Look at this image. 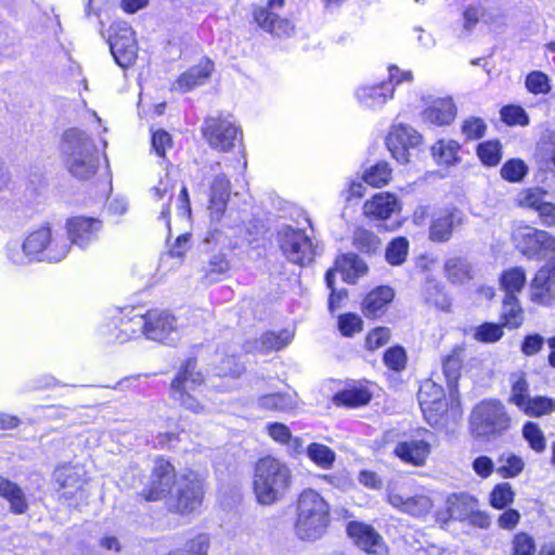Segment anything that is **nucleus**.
Wrapping results in <instances>:
<instances>
[{"mask_svg":"<svg viewBox=\"0 0 555 555\" xmlns=\"http://www.w3.org/2000/svg\"><path fill=\"white\" fill-rule=\"evenodd\" d=\"M444 271L448 279L454 284H462L472 279L470 264L461 257L448 259L444 264Z\"/></svg>","mask_w":555,"mask_h":555,"instance_id":"obj_38","label":"nucleus"},{"mask_svg":"<svg viewBox=\"0 0 555 555\" xmlns=\"http://www.w3.org/2000/svg\"><path fill=\"white\" fill-rule=\"evenodd\" d=\"M203 138L208 145L220 152H230L238 140V128L229 117L208 116L201 127Z\"/></svg>","mask_w":555,"mask_h":555,"instance_id":"obj_9","label":"nucleus"},{"mask_svg":"<svg viewBox=\"0 0 555 555\" xmlns=\"http://www.w3.org/2000/svg\"><path fill=\"white\" fill-rule=\"evenodd\" d=\"M395 293L389 286H378L371 291L362 301V312L366 318L376 319L383 315L392 301Z\"/></svg>","mask_w":555,"mask_h":555,"instance_id":"obj_25","label":"nucleus"},{"mask_svg":"<svg viewBox=\"0 0 555 555\" xmlns=\"http://www.w3.org/2000/svg\"><path fill=\"white\" fill-rule=\"evenodd\" d=\"M477 154L487 166H495L502 158L501 144L499 141H487L478 145Z\"/></svg>","mask_w":555,"mask_h":555,"instance_id":"obj_53","label":"nucleus"},{"mask_svg":"<svg viewBox=\"0 0 555 555\" xmlns=\"http://www.w3.org/2000/svg\"><path fill=\"white\" fill-rule=\"evenodd\" d=\"M459 149V143L453 140H439L431 146V153L438 163L451 165L457 159Z\"/></svg>","mask_w":555,"mask_h":555,"instance_id":"obj_46","label":"nucleus"},{"mask_svg":"<svg viewBox=\"0 0 555 555\" xmlns=\"http://www.w3.org/2000/svg\"><path fill=\"white\" fill-rule=\"evenodd\" d=\"M66 228L69 245L73 244L85 249L99 238L102 221L96 218L73 217L67 220Z\"/></svg>","mask_w":555,"mask_h":555,"instance_id":"obj_19","label":"nucleus"},{"mask_svg":"<svg viewBox=\"0 0 555 555\" xmlns=\"http://www.w3.org/2000/svg\"><path fill=\"white\" fill-rule=\"evenodd\" d=\"M214 69V63L209 59H203L197 65L184 72L176 81V89L188 92L193 88L204 85Z\"/></svg>","mask_w":555,"mask_h":555,"instance_id":"obj_26","label":"nucleus"},{"mask_svg":"<svg viewBox=\"0 0 555 555\" xmlns=\"http://www.w3.org/2000/svg\"><path fill=\"white\" fill-rule=\"evenodd\" d=\"M456 115L452 99H438L423 112V119L437 126L449 125Z\"/></svg>","mask_w":555,"mask_h":555,"instance_id":"obj_29","label":"nucleus"},{"mask_svg":"<svg viewBox=\"0 0 555 555\" xmlns=\"http://www.w3.org/2000/svg\"><path fill=\"white\" fill-rule=\"evenodd\" d=\"M446 505L450 519L465 521L473 513V508L478 507V500L465 492L454 493L448 496Z\"/></svg>","mask_w":555,"mask_h":555,"instance_id":"obj_30","label":"nucleus"},{"mask_svg":"<svg viewBox=\"0 0 555 555\" xmlns=\"http://www.w3.org/2000/svg\"><path fill=\"white\" fill-rule=\"evenodd\" d=\"M293 338L289 331H281L280 333L267 332L259 339V349L262 352L280 350L286 347Z\"/></svg>","mask_w":555,"mask_h":555,"instance_id":"obj_41","label":"nucleus"},{"mask_svg":"<svg viewBox=\"0 0 555 555\" xmlns=\"http://www.w3.org/2000/svg\"><path fill=\"white\" fill-rule=\"evenodd\" d=\"M502 318L504 324L509 327H518L522 322V309L518 298L514 294L505 295L502 305Z\"/></svg>","mask_w":555,"mask_h":555,"instance_id":"obj_39","label":"nucleus"},{"mask_svg":"<svg viewBox=\"0 0 555 555\" xmlns=\"http://www.w3.org/2000/svg\"><path fill=\"white\" fill-rule=\"evenodd\" d=\"M526 88L533 94H547L551 91L550 79L546 74L534 70L527 75Z\"/></svg>","mask_w":555,"mask_h":555,"instance_id":"obj_56","label":"nucleus"},{"mask_svg":"<svg viewBox=\"0 0 555 555\" xmlns=\"http://www.w3.org/2000/svg\"><path fill=\"white\" fill-rule=\"evenodd\" d=\"M177 181L170 177L167 172L160 180L157 185L152 189V194L157 201H164V205L160 211V218L165 221L167 228H169V211H170V203L173 198L175 189Z\"/></svg>","mask_w":555,"mask_h":555,"instance_id":"obj_33","label":"nucleus"},{"mask_svg":"<svg viewBox=\"0 0 555 555\" xmlns=\"http://www.w3.org/2000/svg\"><path fill=\"white\" fill-rule=\"evenodd\" d=\"M328 524L327 502L314 490H305L297 501L296 535L304 541H315L323 537Z\"/></svg>","mask_w":555,"mask_h":555,"instance_id":"obj_4","label":"nucleus"},{"mask_svg":"<svg viewBox=\"0 0 555 555\" xmlns=\"http://www.w3.org/2000/svg\"><path fill=\"white\" fill-rule=\"evenodd\" d=\"M526 283V272L522 268L516 267L505 271L501 276V286L505 295L521 292Z\"/></svg>","mask_w":555,"mask_h":555,"instance_id":"obj_44","label":"nucleus"},{"mask_svg":"<svg viewBox=\"0 0 555 555\" xmlns=\"http://www.w3.org/2000/svg\"><path fill=\"white\" fill-rule=\"evenodd\" d=\"M502 120L509 126H527L529 125V116L526 111L518 105H506L501 108Z\"/></svg>","mask_w":555,"mask_h":555,"instance_id":"obj_57","label":"nucleus"},{"mask_svg":"<svg viewBox=\"0 0 555 555\" xmlns=\"http://www.w3.org/2000/svg\"><path fill=\"white\" fill-rule=\"evenodd\" d=\"M409 253V241L399 236L393 238L385 250L386 261L391 266H400L402 264Z\"/></svg>","mask_w":555,"mask_h":555,"instance_id":"obj_45","label":"nucleus"},{"mask_svg":"<svg viewBox=\"0 0 555 555\" xmlns=\"http://www.w3.org/2000/svg\"><path fill=\"white\" fill-rule=\"evenodd\" d=\"M545 195L546 192L539 188L528 189L518 194L517 202L521 207L538 210L539 206H541L545 201Z\"/></svg>","mask_w":555,"mask_h":555,"instance_id":"obj_58","label":"nucleus"},{"mask_svg":"<svg viewBox=\"0 0 555 555\" xmlns=\"http://www.w3.org/2000/svg\"><path fill=\"white\" fill-rule=\"evenodd\" d=\"M59 485V500L65 503H78L87 498L86 479L81 467L63 465L54 472Z\"/></svg>","mask_w":555,"mask_h":555,"instance_id":"obj_12","label":"nucleus"},{"mask_svg":"<svg viewBox=\"0 0 555 555\" xmlns=\"http://www.w3.org/2000/svg\"><path fill=\"white\" fill-rule=\"evenodd\" d=\"M296 405V397L288 392L268 393L257 399V406L264 411L287 412Z\"/></svg>","mask_w":555,"mask_h":555,"instance_id":"obj_32","label":"nucleus"},{"mask_svg":"<svg viewBox=\"0 0 555 555\" xmlns=\"http://www.w3.org/2000/svg\"><path fill=\"white\" fill-rule=\"evenodd\" d=\"M434 434L425 428H417L413 436L397 443L393 453L404 463L423 466L431 451Z\"/></svg>","mask_w":555,"mask_h":555,"instance_id":"obj_14","label":"nucleus"},{"mask_svg":"<svg viewBox=\"0 0 555 555\" xmlns=\"http://www.w3.org/2000/svg\"><path fill=\"white\" fill-rule=\"evenodd\" d=\"M395 86L388 82H380L375 86H364L357 90V98L359 102L369 107L377 108L386 103V101L392 98Z\"/></svg>","mask_w":555,"mask_h":555,"instance_id":"obj_27","label":"nucleus"},{"mask_svg":"<svg viewBox=\"0 0 555 555\" xmlns=\"http://www.w3.org/2000/svg\"><path fill=\"white\" fill-rule=\"evenodd\" d=\"M522 436L535 452H542L545 449V438L538 424L527 422L522 427Z\"/></svg>","mask_w":555,"mask_h":555,"instance_id":"obj_55","label":"nucleus"},{"mask_svg":"<svg viewBox=\"0 0 555 555\" xmlns=\"http://www.w3.org/2000/svg\"><path fill=\"white\" fill-rule=\"evenodd\" d=\"M348 535L364 552L374 555H383L386 546L382 535L371 526L351 521L347 526Z\"/></svg>","mask_w":555,"mask_h":555,"instance_id":"obj_21","label":"nucleus"},{"mask_svg":"<svg viewBox=\"0 0 555 555\" xmlns=\"http://www.w3.org/2000/svg\"><path fill=\"white\" fill-rule=\"evenodd\" d=\"M387 500L391 506L413 517H423L433 508L431 499L423 493L409 495L392 489L389 490Z\"/></svg>","mask_w":555,"mask_h":555,"instance_id":"obj_20","label":"nucleus"},{"mask_svg":"<svg viewBox=\"0 0 555 555\" xmlns=\"http://www.w3.org/2000/svg\"><path fill=\"white\" fill-rule=\"evenodd\" d=\"M61 152L65 167L73 177L87 180L98 171L96 146L85 131L76 128L66 130L62 138Z\"/></svg>","mask_w":555,"mask_h":555,"instance_id":"obj_3","label":"nucleus"},{"mask_svg":"<svg viewBox=\"0 0 555 555\" xmlns=\"http://www.w3.org/2000/svg\"><path fill=\"white\" fill-rule=\"evenodd\" d=\"M114 34L109 37V50L115 62L122 68L133 65L138 56L134 31L126 22L113 26Z\"/></svg>","mask_w":555,"mask_h":555,"instance_id":"obj_13","label":"nucleus"},{"mask_svg":"<svg viewBox=\"0 0 555 555\" xmlns=\"http://www.w3.org/2000/svg\"><path fill=\"white\" fill-rule=\"evenodd\" d=\"M204 382L203 375L196 370V361L188 359L171 382L170 397L181 406L195 414L205 412V406L190 391H194Z\"/></svg>","mask_w":555,"mask_h":555,"instance_id":"obj_6","label":"nucleus"},{"mask_svg":"<svg viewBox=\"0 0 555 555\" xmlns=\"http://www.w3.org/2000/svg\"><path fill=\"white\" fill-rule=\"evenodd\" d=\"M177 332L176 319L166 311H150L147 339L167 343L173 340L172 334Z\"/></svg>","mask_w":555,"mask_h":555,"instance_id":"obj_23","label":"nucleus"},{"mask_svg":"<svg viewBox=\"0 0 555 555\" xmlns=\"http://www.w3.org/2000/svg\"><path fill=\"white\" fill-rule=\"evenodd\" d=\"M203 482L194 472L182 475L177 485V493L168 501V508L175 513H190L201 505Z\"/></svg>","mask_w":555,"mask_h":555,"instance_id":"obj_11","label":"nucleus"},{"mask_svg":"<svg viewBox=\"0 0 555 555\" xmlns=\"http://www.w3.org/2000/svg\"><path fill=\"white\" fill-rule=\"evenodd\" d=\"M292 472L282 461L273 456L261 457L255 466L254 493L261 505L281 501L292 485Z\"/></svg>","mask_w":555,"mask_h":555,"instance_id":"obj_2","label":"nucleus"},{"mask_svg":"<svg viewBox=\"0 0 555 555\" xmlns=\"http://www.w3.org/2000/svg\"><path fill=\"white\" fill-rule=\"evenodd\" d=\"M503 336V330L494 323H483L477 326L474 332V338L482 343H495Z\"/></svg>","mask_w":555,"mask_h":555,"instance_id":"obj_60","label":"nucleus"},{"mask_svg":"<svg viewBox=\"0 0 555 555\" xmlns=\"http://www.w3.org/2000/svg\"><path fill=\"white\" fill-rule=\"evenodd\" d=\"M511 396L508 402L516 405L518 409L530 397L529 383L526 378V373L514 372L509 375Z\"/></svg>","mask_w":555,"mask_h":555,"instance_id":"obj_37","label":"nucleus"},{"mask_svg":"<svg viewBox=\"0 0 555 555\" xmlns=\"http://www.w3.org/2000/svg\"><path fill=\"white\" fill-rule=\"evenodd\" d=\"M210 541L206 534H198L188 541L182 548L169 552L167 555H207Z\"/></svg>","mask_w":555,"mask_h":555,"instance_id":"obj_50","label":"nucleus"},{"mask_svg":"<svg viewBox=\"0 0 555 555\" xmlns=\"http://www.w3.org/2000/svg\"><path fill=\"white\" fill-rule=\"evenodd\" d=\"M353 246L364 254H373L379 249L382 242L372 231L359 228L353 233Z\"/></svg>","mask_w":555,"mask_h":555,"instance_id":"obj_42","label":"nucleus"},{"mask_svg":"<svg viewBox=\"0 0 555 555\" xmlns=\"http://www.w3.org/2000/svg\"><path fill=\"white\" fill-rule=\"evenodd\" d=\"M527 173V165L518 158L507 160L501 168V177L508 182H520Z\"/></svg>","mask_w":555,"mask_h":555,"instance_id":"obj_52","label":"nucleus"},{"mask_svg":"<svg viewBox=\"0 0 555 555\" xmlns=\"http://www.w3.org/2000/svg\"><path fill=\"white\" fill-rule=\"evenodd\" d=\"M417 398L427 423L438 426L448 411L442 388L431 382H426L421 386Z\"/></svg>","mask_w":555,"mask_h":555,"instance_id":"obj_17","label":"nucleus"},{"mask_svg":"<svg viewBox=\"0 0 555 555\" xmlns=\"http://www.w3.org/2000/svg\"><path fill=\"white\" fill-rule=\"evenodd\" d=\"M309 459L322 468H330L335 461V452L325 444L310 443L307 448Z\"/></svg>","mask_w":555,"mask_h":555,"instance_id":"obj_47","label":"nucleus"},{"mask_svg":"<svg viewBox=\"0 0 555 555\" xmlns=\"http://www.w3.org/2000/svg\"><path fill=\"white\" fill-rule=\"evenodd\" d=\"M336 270H338L343 279L348 283L356 281L367 271L366 263L356 254L347 253L336 259Z\"/></svg>","mask_w":555,"mask_h":555,"instance_id":"obj_31","label":"nucleus"},{"mask_svg":"<svg viewBox=\"0 0 555 555\" xmlns=\"http://www.w3.org/2000/svg\"><path fill=\"white\" fill-rule=\"evenodd\" d=\"M519 410L529 417H542L555 411V400L544 396L529 397Z\"/></svg>","mask_w":555,"mask_h":555,"instance_id":"obj_35","label":"nucleus"},{"mask_svg":"<svg viewBox=\"0 0 555 555\" xmlns=\"http://www.w3.org/2000/svg\"><path fill=\"white\" fill-rule=\"evenodd\" d=\"M515 247L530 260H550L555 258V237L543 230L521 225L514 230Z\"/></svg>","mask_w":555,"mask_h":555,"instance_id":"obj_7","label":"nucleus"},{"mask_svg":"<svg viewBox=\"0 0 555 555\" xmlns=\"http://www.w3.org/2000/svg\"><path fill=\"white\" fill-rule=\"evenodd\" d=\"M69 251V242L49 225L30 232L22 244L8 245V259L15 266H27L34 261L57 262Z\"/></svg>","mask_w":555,"mask_h":555,"instance_id":"obj_1","label":"nucleus"},{"mask_svg":"<svg viewBox=\"0 0 555 555\" xmlns=\"http://www.w3.org/2000/svg\"><path fill=\"white\" fill-rule=\"evenodd\" d=\"M513 555H533L535 552L534 540L526 532H518L512 541Z\"/></svg>","mask_w":555,"mask_h":555,"instance_id":"obj_61","label":"nucleus"},{"mask_svg":"<svg viewBox=\"0 0 555 555\" xmlns=\"http://www.w3.org/2000/svg\"><path fill=\"white\" fill-rule=\"evenodd\" d=\"M391 178V168L385 162H379L367 169L363 175L365 183L380 188L388 183Z\"/></svg>","mask_w":555,"mask_h":555,"instance_id":"obj_48","label":"nucleus"},{"mask_svg":"<svg viewBox=\"0 0 555 555\" xmlns=\"http://www.w3.org/2000/svg\"><path fill=\"white\" fill-rule=\"evenodd\" d=\"M230 198V181L224 175H218L210 185L208 210L211 219L219 221Z\"/></svg>","mask_w":555,"mask_h":555,"instance_id":"obj_24","label":"nucleus"},{"mask_svg":"<svg viewBox=\"0 0 555 555\" xmlns=\"http://www.w3.org/2000/svg\"><path fill=\"white\" fill-rule=\"evenodd\" d=\"M424 298L428 304L435 306L436 308L442 311L450 310L451 301L443 292V287L433 280H428L426 282L424 288Z\"/></svg>","mask_w":555,"mask_h":555,"instance_id":"obj_40","label":"nucleus"},{"mask_svg":"<svg viewBox=\"0 0 555 555\" xmlns=\"http://www.w3.org/2000/svg\"><path fill=\"white\" fill-rule=\"evenodd\" d=\"M470 426L476 437L490 440L502 436L509 428L511 417L500 400L488 399L474 408Z\"/></svg>","mask_w":555,"mask_h":555,"instance_id":"obj_5","label":"nucleus"},{"mask_svg":"<svg viewBox=\"0 0 555 555\" xmlns=\"http://www.w3.org/2000/svg\"><path fill=\"white\" fill-rule=\"evenodd\" d=\"M176 469L172 464L162 457L154 461L147 482L140 495L147 502L165 499L178 485Z\"/></svg>","mask_w":555,"mask_h":555,"instance_id":"obj_10","label":"nucleus"},{"mask_svg":"<svg viewBox=\"0 0 555 555\" xmlns=\"http://www.w3.org/2000/svg\"><path fill=\"white\" fill-rule=\"evenodd\" d=\"M362 320L354 313L341 314L338 319V327L344 336L350 337L362 330Z\"/></svg>","mask_w":555,"mask_h":555,"instance_id":"obj_62","label":"nucleus"},{"mask_svg":"<svg viewBox=\"0 0 555 555\" xmlns=\"http://www.w3.org/2000/svg\"><path fill=\"white\" fill-rule=\"evenodd\" d=\"M525 467L522 459L514 453L504 452L495 462V472L502 478H513L518 476Z\"/></svg>","mask_w":555,"mask_h":555,"instance_id":"obj_36","label":"nucleus"},{"mask_svg":"<svg viewBox=\"0 0 555 555\" xmlns=\"http://www.w3.org/2000/svg\"><path fill=\"white\" fill-rule=\"evenodd\" d=\"M422 142V135L405 124L393 125L386 138V145L392 157L400 164L409 163L410 150Z\"/></svg>","mask_w":555,"mask_h":555,"instance_id":"obj_15","label":"nucleus"},{"mask_svg":"<svg viewBox=\"0 0 555 555\" xmlns=\"http://www.w3.org/2000/svg\"><path fill=\"white\" fill-rule=\"evenodd\" d=\"M336 401L347 406H359L370 402L371 395L365 389H347L336 395Z\"/></svg>","mask_w":555,"mask_h":555,"instance_id":"obj_54","label":"nucleus"},{"mask_svg":"<svg viewBox=\"0 0 555 555\" xmlns=\"http://www.w3.org/2000/svg\"><path fill=\"white\" fill-rule=\"evenodd\" d=\"M284 5V0H268L266 5H259L254 9V21L263 30L278 36H288L293 26L289 21L280 18L276 10Z\"/></svg>","mask_w":555,"mask_h":555,"instance_id":"obj_18","label":"nucleus"},{"mask_svg":"<svg viewBox=\"0 0 555 555\" xmlns=\"http://www.w3.org/2000/svg\"><path fill=\"white\" fill-rule=\"evenodd\" d=\"M363 209L366 216L386 220L399 210V203L390 193H378L364 204Z\"/></svg>","mask_w":555,"mask_h":555,"instance_id":"obj_28","label":"nucleus"},{"mask_svg":"<svg viewBox=\"0 0 555 555\" xmlns=\"http://www.w3.org/2000/svg\"><path fill=\"white\" fill-rule=\"evenodd\" d=\"M230 269V262L224 254H216L210 257L204 268L205 280L208 283H216Z\"/></svg>","mask_w":555,"mask_h":555,"instance_id":"obj_43","label":"nucleus"},{"mask_svg":"<svg viewBox=\"0 0 555 555\" xmlns=\"http://www.w3.org/2000/svg\"><path fill=\"white\" fill-rule=\"evenodd\" d=\"M278 241L282 253L293 263L306 266L313 261V244L305 231L283 225L278 232Z\"/></svg>","mask_w":555,"mask_h":555,"instance_id":"obj_8","label":"nucleus"},{"mask_svg":"<svg viewBox=\"0 0 555 555\" xmlns=\"http://www.w3.org/2000/svg\"><path fill=\"white\" fill-rule=\"evenodd\" d=\"M515 492L511 483L502 482L496 485L490 494V504L496 509H503L513 503Z\"/></svg>","mask_w":555,"mask_h":555,"instance_id":"obj_51","label":"nucleus"},{"mask_svg":"<svg viewBox=\"0 0 555 555\" xmlns=\"http://www.w3.org/2000/svg\"><path fill=\"white\" fill-rule=\"evenodd\" d=\"M216 370L219 376L237 377L244 372V365L237 361L235 356H228L221 360Z\"/></svg>","mask_w":555,"mask_h":555,"instance_id":"obj_64","label":"nucleus"},{"mask_svg":"<svg viewBox=\"0 0 555 555\" xmlns=\"http://www.w3.org/2000/svg\"><path fill=\"white\" fill-rule=\"evenodd\" d=\"M535 157L543 169H551L555 162V135L543 137L538 143Z\"/></svg>","mask_w":555,"mask_h":555,"instance_id":"obj_49","label":"nucleus"},{"mask_svg":"<svg viewBox=\"0 0 555 555\" xmlns=\"http://www.w3.org/2000/svg\"><path fill=\"white\" fill-rule=\"evenodd\" d=\"M487 126L480 118L472 117L464 121L462 132L468 140H478L485 135Z\"/></svg>","mask_w":555,"mask_h":555,"instance_id":"obj_63","label":"nucleus"},{"mask_svg":"<svg viewBox=\"0 0 555 555\" xmlns=\"http://www.w3.org/2000/svg\"><path fill=\"white\" fill-rule=\"evenodd\" d=\"M463 352L464 349L462 347H455L442 361V371L451 391L456 389L457 380L461 376Z\"/></svg>","mask_w":555,"mask_h":555,"instance_id":"obj_34","label":"nucleus"},{"mask_svg":"<svg viewBox=\"0 0 555 555\" xmlns=\"http://www.w3.org/2000/svg\"><path fill=\"white\" fill-rule=\"evenodd\" d=\"M464 218V212L456 207L444 209L433 220L429 229V238L438 243L449 241L453 231L463 224Z\"/></svg>","mask_w":555,"mask_h":555,"instance_id":"obj_22","label":"nucleus"},{"mask_svg":"<svg viewBox=\"0 0 555 555\" xmlns=\"http://www.w3.org/2000/svg\"><path fill=\"white\" fill-rule=\"evenodd\" d=\"M383 360L388 369L400 372L406 364L405 350L400 346L391 347L385 352Z\"/></svg>","mask_w":555,"mask_h":555,"instance_id":"obj_59","label":"nucleus"},{"mask_svg":"<svg viewBox=\"0 0 555 555\" xmlns=\"http://www.w3.org/2000/svg\"><path fill=\"white\" fill-rule=\"evenodd\" d=\"M531 301L542 306H555V257L542 266L529 285Z\"/></svg>","mask_w":555,"mask_h":555,"instance_id":"obj_16","label":"nucleus"}]
</instances>
